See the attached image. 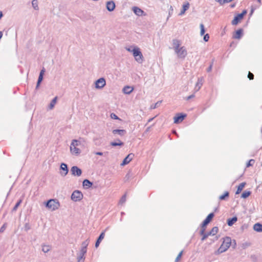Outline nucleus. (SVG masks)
<instances>
[{"instance_id": "48", "label": "nucleus", "mask_w": 262, "mask_h": 262, "mask_svg": "<svg viewBox=\"0 0 262 262\" xmlns=\"http://www.w3.org/2000/svg\"><path fill=\"white\" fill-rule=\"evenodd\" d=\"M25 230L27 231L30 229V226L28 223H26L24 226Z\"/></svg>"}, {"instance_id": "50", "label": "nucleus", "mask_w": 262, "mask_h": 262, "mask_svg": "<svg viewBox=\"0 0 262 262\" xmlns=\"http://www.w3.org/2000/svg\"><path fill=\"white\" fill-rule=\"evenodd\" d=\"M6 228V224H4L0 228V232H3Z\"/></svg>"}, {"instance_id": "9", "label": "nucleus", "mask_w": 262, "mask_h": 262, "mask_svg": "<svg viewBox=\"0 0 262 262\" xmlns=\"http://www.w3.org/2000/svg\"><path fill=\"white\" fill-rule=\"evenodd\" d=\"M71 172L72 175L77 177L80 176L82 174V170L81 169L76 166H73L72 167L71 169Z\"/></svg>"}, {"instance_id": "2", "label": "nucleus", "mask_w": 262, "mask_h": 262, "mask_svg": "<svg viewBox=\"0 0 262 262\" xmlns=\"http://www.w3.org/2000/svg\"><path fill=\"white\" fill-rule=\"evenodd\" d=\"M45 206L52 211L57 209L60 206L59 202L56 199H50L45 203Z\"/></svg>"}, {"instance_id": "3", "label": "nucleus", "mask_w": 262, "mask_h": 262, "mask_svg": "<svg viewBox=\"0 0 262 262\" xmlns=\"http://www.w3.org/2000/svg\"><path fill=\"white\" fill-rule=\"evenodd\" d=\"M214 216V213H210L203 222L201 224V229L200 232V234H203L204 233V231H205L206 226L211 221Z\"/></svg>"}, {"instance_id": "46", "label": "nucleus", "mask_w": 262, "mask_h": 262, "mask_svg": "<svg viewBox=\"0 0 262 262\" xmlns=\"http://www.w3.org/2000/svg\"><path fill=\"white\" fill-rule=\"evenodd\" d=\"M111 117L113 119L120 120V118L114 113L111 114Z\"/></svg>"}, {"instance_id": "14", "label": "nucleus", "mask_w": 262, "mask_h": 262, "mask_svg": "<svg viewBox=\"0 0 262 262\" xmlns=\"http://www.w3.org/2000/svg\"><path fill=\"white\" fill-rule=\"evenodd\" d=\"M104 235H105V231L102 232L96 242V243H95V247L96 248H98L99 247L100 243H101L102 240L104 238Z\"/></svg>"}, {"instance_id": "16", "label": "nucleus", "mask_w": 262, "mask_h": 262, "mask_svg": "<svg viewBox=\"0 0 262 262\" xmlns=\"http://www.w3.org/2000/svg\"><path fill=\"white\" fill-rule=\"evenodd\" d=\"M133 11L137 15L139 16H142L144 13V11L137 7H133Z\"/></svg>"}, {"instance_id": "61", "label": "nucleus", "mask_w": 262, "mask_h": 262, "mask_svg": "<svg viewBox=\"0 0 262 262\" xmlns=\"http://www.w3.org/2000/svg\"><path fill=\"white\" fill-rule=\"evenodd\" d=\"M234 6H235V4H232L231 5V8H233V7H234Z\"/></svg>"}, {"instance_id": "26", "label": "nucleus", "mask_w": 262, "mask_h": 262, "mask_svg": "<svg viewBox=\"0 0 262 262\" xmlns=\"http://www.w3.org/2000/svg\"><path fill=\"white\" fill-rule=\"evenodd\" d=\"M246 185V182H243V183H241L237 187V189L236 190L235 194H238L240 193Z\"/></svg>"}, {"instance_id": "40", "label": "nucleus", "mask_w": 262, "mask_h": 262, "mask_svg": "<svg viewBox=\"0 0 262 262\" xmlns=\"http://www.w3.org/2000/svg\"><path fill=\"white\" fill-rule=\"evenodd\" d=\"M200 28H201L200 34H201V35H203L205 34V28H204V26L203 24H201L200 25Z\"/></svg>"}, {"instance_id": "34", "label": "nucleus", "mask_w": 262, "mask_h": 262, "mask_svg": "<svg viewBox=\"0 0 262 262\" xmlns=\"http://www.w3.org/2000/svg\"><path fill=\"white\" fill-rule=\"evenodd\" d=\"M21 200H19L16 203V204L15 205V206H14V207L13 208L12 210V212H14V211H16V210L17 209L18 206L20 205V204H21Z\"/></svg>"}, {"instance_id": "38", "label": "nucleus", "mask_w": 262, "mask_h": 262, "mask_svg": "<svg viewBox=\"0 0 262 262\" xmlns=\"http://www.w3.org/2000/svg\"><path fill=\"white\" fill-rule=\"evenodd\" d=\"M216 2L220 3V5H222L225 3H229L233 0H215Z\"/></svg>"}, {"instance_id": "10", "label": "nucleus", "mask_w": 262, "mask_h": 262, "mask_svg": "<svg viewBox=\"0 0 262 262\" xmlns=\"http://www.w3.org/2000/svg\"><path fill=\"white\" fill-rule=\"evenodd\" d=\"M186 117V114H178L177 116L174 117V123H179L182 122L185 118Z\"/></svg>"}, {"instance_id": "30", "label": "nucleus", "mask_w": 262, "mask_h": 262, "mask_svg": "<svg viewBox=\"0 0 262 262\" xmlns=\"http://www.w3.org/2000/svg\"><path fill=\"white\" fill-rule=\"evenodd\" d=\"M229 192L226 191V192H225V193L223 194L220 196L219 199L220 200H225L226 199V198H228L229 197Z\"/></svg>"}, {"instance_id": "28", "label": "nucleus", "mask_w": 262, "mask_h": 262, "mask_svg": "<svg viewBox=\"0 0 262 262\" xmlns=\"http://www.w3.org/2000/svg\"><path fill=\"white\" fill-rule=\"evenodd\" d=\"M173 48L175 51H177L178 49H179V47L180 45V41L178 39H173L172 40Z\"/></svg>"}, {"instance_id": "27", "label": "nucleus", "mask_w": 262, "mask_h": 262, "mask_svg": "<svg viewBox=\"0 0 262 262\" xmlns=\"http://www.w3.org/2000/svg\"><path fill=\"white\" fill-rule=\"evenodd\" d=\"M113 133L114 134H118L120 136H123L126 133V130L124 129H114L113 130Z\"/></svg>"}, {"instance_id": "56", "label": "nucleus", "mask_w": 262, "mask_h": 262, "mask_svg": "<svg viewBox=\"0 0 262 262\" xmlns=\"http://www.w3.org/2000/svg\"><path fill=\"white\" fill-rule=\"evenodd\" d=\"M94 154L96 155H99V156H103V153L102 152H100V151L95 152Z\"/></svg>"}, {"instance_id": "31", "label": "nucleus", "mask_w": 262, "mask_h": 262, "mask_svg": "<svg viewBox=\"0 0 262 262\" xmlns=\"http://www.w3.org/2000/svg\"><path fill=\"white\" fill-rule=\"evenodd\" d=\"M251 193V192L250 191H245L242 194L241 198L246 199L250 195Z\"/></svg>"}, {"instance_id": "35", "label": "nucleus", "mask_w": 262, "mask_h": 262, "mask_svg": "<svg viewBox=\"0 0 262 262\" xmlns=\"http://www.w3.org/2000/svg\"><path fill=\"white\" fill-rule=\"evenodd\" d=\"M162 102V101H159L157 102H156L155 104H152L150 106V109L153 110L155 109L156 108L159 107L161 103Z\"/></svg>"}, {"instance_id": "22", "label": "nucleus", "mask_w": 262, "mask_h": 262, "mask_svg": "<svg viewBox=\"0 0 262 262\" xmlns=\"http://www.w3.org/2000/svg\"><path fill=\"white\" fill-rule=\"evenodd\" d=\"M243 32V30L242 29H239L237 30L235 32V34H234L233 35V37L235 39H240L242 36Z\"/></svg>"}, {"instance_id": "19", "label": "nucleus", "mask_w": 262, "mask_h": 262, "mask_svg": "<svg viewBox=\"0 0 262 262\" xmlns=\"http://www.w3.org/2000/svg\"><path fill=\"white\" fill-rule=\"evenodd\" d=\"M82 185L85 189H88L92 186L93 183L88 179H85L83 181Z\"/></svg>"}, {"instance_id": "24", "label": "nucleus", "mask_w": 262, "mask_h": 262, "mask_svg": "<svg viewBox=\"0 0 262 262\" xmlns=\"http://www.w3.org/2000/svg\"><path fill=\"white\" fill-rule=\"evenodd\" d=\"M133 87L127 85L123 88L122 91L125 94H129L133 92Z\"/></svg>"}, {"instance_id": "64", "label": "nucleus", "mask_w": 262, "mask_h": 262, "mask_svg": "<svg viewBox=\"0 0 262 262\" xmlns=\"http://www.w3.org/2000/svg\"><path fill=\"white\" fill-rule=\"evenodd\" d=\"M128 177V178H129V174H127L126 175V177Z\"/></svg>"}, {"instance_id": "33", "label": "nucleus", "mask_w": 262, "mask_h": 262, "mask_svg": "<svg viewBox=\"0 0 262 262\" xmlns=\"http://www.w3.org/2000/svg\"><path fill=\"white\" fill-rule=\"evenodd\" d=\"M56 101H57V97H56L52 99V100L51 101V103H50V104L49 105V108L50 109H52L54 107V105H55V103L56 102Z\"/></svg>"}, {"instance_id": "51", "label": "nucleus", "mask_w": 262, "mask_h": 262, "mask_svg": "<svg viewBox=\"0 0 262 262\" xmlns=\"http://www.w3.org/2000/svg\"><path fill=\"white\" fill-rule=\"evenodd\" d=\"M45 72V69L44 68H43V69L40 71L39 76H41V77H43Z\"/></svg>"}, {"instance_id": "4", "label": "nucleus", "mask_w": 262, "mask_h": 262, "mask_svg": "<svg viewBox=\"0 0 262 262\" xmlns=\"http://www.w3.org/2000/svg\"><path fill=\"white\" fill-rule=\"evenodd\" d=\"M132 53L135 58V60L138 63H142L143 61V56L141 52L140 51V49L138 47H134L132 50Z\"/></svg>"}, {"instance_id": "20", "label": "nucleus", "mask_w": 262, "mask_h": 262, "mask_svg": "<svg viewBox=\"0 0 262 262\" xmlns=\"http://www.w3.org/2000/svg\"><path fill=\"white\" fill-rule=\"evenodd\" d=\"M52 249V246L49 245L42 244L41 250L44 253H47L50 251Z\"/></svg>"}, {"instance_id": "57", "label": "nucleus", "mask_w": 262, "mask_h": 262, "mask_svg": "<svg viewBox=\"0 0 262 262\" xmlns=\"http://www.w3.org/2000/svg\"><path fill=\"white\" fill-rule=\"evenodd\" d=\"M126 50L128 51V52H132V50L131 49V48H126Z\"/></svg>"}, {"instance_id": "23", "label": "nucleus", "mask_w": 262, "mask_h": 262, "mask_svg": "<svg viewBox=\"0 0 262 262\" xmlns=\"http://www.w3.org/2000/svg\"><path fill=\"white\" fill-rule=\"evenodd\" d=\"M189 8V3L188 2H186L183 5V9L179 13V15H182L184 14L186 10H187Z\"/></svg>"}, {"instance_id": "47", "label": "nucleus", "mask_w": 262, "mask_h": 262, "mask_svg": "<svg viewBox=\"0 0 262 262\" xmlns=\"http://www.w3.org/2000/svg\"><path fill=\"white\" fill-rule=\"evenodd\" d=\"M248 77L250 80H253L254 79V75L250 72H249Z\"/></svg>"}, {"instance_id": "13", "label": "nucleus", "mask_w": 262, "mask_h": 262, "mask_svg": "<svg viewBox=\"0 0 262 262\" xmlns=\"http://www.w3.org/2000/svg\"><path fill=\"white\" fill-rule=\"evenodd\" d=\"M60 169L63 171L62 172H61V175L62 176L64 177L68 174L69 169L67 164L64 163H61L60 165Z\"/></svg>"}, {"instance_id": "58", "label": "nucleus", "mask_w": 262, "mask_h": 262, "mask_svg": "<svg viewBox=\"0 0 262 262\" xmlns=\"http://www.w3.org/2000/svg\"><path fill=\"white\" fill-rule=\"evenodd\" d=\"M3 14L2 11H0V19L3 17Z\"/></svg>"}, {"instance_id": "12", "label": "nucleus", "mask_w": 262, "mask_h": 262, "mask_svg": "<svg viewBox=\"0 0 262 262\" xmlns=\"http://www.w3.org/2000/svg\"><path fill=\"white\" fill-rule=\"evenodd\" d=\"M116 7L115 3L113 1H108L106 3V7L107 10L110 11L112 12L114 11Z\"/></svg>"}, {"instance_id": "59", "label": "nucleus", "mask_w": 262, "mask_h": 262, "mask_svg": "<svg viewBox=\"0 0 262 262\" xmlns=\"http://www.w3.org/2000/svg\"><path fill=\"white\" fill-rule=\"evenodd\" d=\"M172 133H173V134L176 135L177 136H178V135H177V132H176V130H173L172 131Z\"/></svg>"}, {"instance_id": "15", "label": "nucleus", "mask_w": 262, "mask_h": 262, "mask_svg": "<svg viewBox=\"0 0 262 262\" xmlns=\"http://www.w3.org/2000/svg\"><path fill=\"white\" fill-rule=\"evenodd\" d=\"M243 17L241 15L238 14L236 16H235L234 19L232 20L231 24L233 25H236L242 19Z\"/></svg>"}, {"instance_id": "45", "label": "nucleus", "mask_w": 262, "mask_h": 262, "mask_svg": "<svg viewBox=\"0 0 262 262\" xmlns=\"http://www.w3.org/2000/svg\"><path fill=\"white\" fill-rule=\"evenodd\" d=\"M84 257L78 255L77 257V262H84Z\"/></svg>"}, {"instance_id": "32", "label": "nucleus", "mask_w": 262, "mask_h": 262, "mask_svg": "<svg viewBox=\"0 0 262 262\" xmlns=\"http://www.w3.org/2000/svg\"><path fill=\"white\" fill-rule=\"evenodd\" d=\"M32 5L35 10H38L39 9L37 0H33L32 1Z\"/></svg>"}, {"instance_id": "1", "label": "nucleus", "mask_w": 262, "mask_h": 262, "mask_svg": "<svg viewBox=\"0 0 262 262\" xmlns=\"http://www.w3.org/2000/svg\"><path fill=\"white\" fill-rule=\"evenodd\" d=\"M223 242L220 248L216 252V254L222 253L228 250L231 245V238L230 237L226 236L223 238Z\"/></svg>"}, {"instance_id": "49", "label": "nucleus", "mask_w": 262, "mask_h": 262, "mask_svg": "<svg viewBox=\"0 0 262 262\" xmlns=\"http://www.w3.org/2000/svg\"><path fill=\"white\" fill-rule=\"evenodd\" d=\"M209 39V35L208 34L204 35L203 39L205 41H208Z\"/></svg>"}, {"instance_id": "39", "label": "nucleus", "mask_w": 262, "mask_h": 262, "mask_svg": "<svg viewBox=\"0 0 262 262\" xmlns=\"http://www.w3.org/2000/svg\"><path fill=\"white\" fill-rule=\"evenodd\" d=\"M89 241L88 239L85 240V241L83 242L82 243V248L86 249L87 248V247L89 245Z\"/></svg>"}, {"instance_id": "11", "label": "nucleus", "mask_w": 262, "mask_h": 262, "mask_svg": "<svg viewBox=\"0 0 262 262\" xmlns=\"http://www.w3.org/2000/svg\"><path fill=\"white\" fill-rule=\"evenodd\" d=\"M134 157V155L132 153L128 154L123 160L122 163L121 164V165L124 166L128 163L133 159Z\"/></svg>"}, {"instance_id": "7", "label": "nucleus", "mask_w": 262, "mask_h": 262, "mask_svg": "<svg viewBox=\"0 0 262 262\" xmlns=\"http://www.w3.org/2000/svg\"><path fill=\"white\" fill-rule=\"evenodd\" d=\"M106 84V81L104 78H100L95 82V88L98 89L103 88Z\"/></svg>"}, {"instance_id": "21", "label": "nucleus", "mask_w": 262, "mask_h": 262, "mask_svg": "<svg viewBox=\"0 0 262 262\" xmlns=\"http://www.w3.org/2000/svg\"><path fill=\"white\" fill-rule=\"evenodd\" d=\"M237 221V217L236 216H233L227 220V224L229 226H232Z\"/></svg>"}, {"instance_id": "43", "label": "nucleus", "mask_w": 262, "mask_h": 262, "mask_svg": "<svg viewBox=\"0 0 262 262\" xmlns=\"http://www.w3.org/2000/svg\"><path fill=\"white\" fill-rule=\"evenodd\" d=\"M254 162H255L254 160H253V159L250 160L248 161V162L247 163V167H249V166H252L254 164Z\"/></svg>"}, {"instance_id": "41", "label": "nucleus", "mask_w": 262, "mask_h": 262, "mask_svg": "<svg viewBox=\"0 0 262 262\" xmlns=\"http://www.w3.org/2000/svg\"><path fill=\"white\" fill-rule=\"evenodd\" d=\"M86 249L84 248H82L80 250V253L79 255L83 256H84L85 254L86 253Z\"/></svg>"}, {"instance_id": "52", "label": "nucleus", "mask_w": 262, "mask_h": 262, "mask_svg": "<svg viewBox=\"0 0 262 262\" xmlns=\"http://www.w3.org/2000/svg\"><path fill=\"white\" fill-rule=\"evenodd\" d=\"M212 66H213V62L210 64L209 67L207 68V72H210L212 70Z\"/></svg>"}, {"instance_id": "42", "label": "nucleus", "mask_w": 262, "mask_h": 262, "mask_svg": "<svg viewBox=\"0 0 262 262\" xmlns=\"http://www.w3.org/2000/svg\"><path fill=\"white\" fill-rule=\"evenodd\" d=\"M182 254H183V251H181L179 253V254L178 255L177 257H176V259H175V262H179L180 258H181V256L182 255Z\"/></svg>"}, {"instance_id": "63", "label": "nucleus", "mask_w": 262, "mask_h": 262, "mask_svg": "<svg viewBox=\"0 0 262 262\" xmlns=\"http://www.w3.org/2000/svg\"><path fill=\"white\" fill-rule=\"evenodd\" d=\"M257 2H258L259 3H261V0H257Z\"/></svg>"}, {"instance_id": "44", "label": "nucleus", "mask_w": 262, "mask_h": 262, "mask_svg": "<svg viewBox=\"0 0 262 262\" xmlns=\"http://www.w3.org/2000/svg\"><path fill=\"white\" fill-rule=\"evenodd\" d=\"M126 201V194L123 195L121 198L119 203L120 204H123Z\"/></svg>"}, {"instance_id": "18", "label": "nucleus", "mask_w": 262, "mask_h": 262, "mask_svg": "<svg viewBox=\"0 0 262 262\" xmlns=\"http://www.w3.org/2000/svg\"><path fill=\"white\" fill-rule=\"evenodd\" d=\"M70 151L72 154L75 155L76 156L79 155L81 152V150L79 148L75 146H72L71 145L70 146Z\"/></svg>"}, {"instance_id": "60", "label": "nucleus", "mask_w": 262, "mask_h": 262, "mask_svg": "<svg viewBox=\"0 0 262 262\" xmlns=\"http://www.w3.org/2000/svg\"><path fill=\"white\" fill-rule=\"evenodd\" d=\"M3 36V33L2 32L0 31V39L2 38Z\"/></svg>"}, {"instance_id": "36", "label": "nucleus", "mask_w": 262, "mask_h": 262, "mask_svg": "<svg viewBox=\"0 0 262 262\" xmlns=\"http://www.w3.org/2000/svg\"><path fill=\"white\" fill-rule=\"evenodd\" d=\"M42 80H43V77H41V76H39L38 80H37V82L36 83V89H37L39 88Z\"/></svg>"}, {"instance_id": "5", "label": "nucleus", "mask_w": 262, "mask_h": 262, "mask_svg": "<svg viewBox=\"0 0 262 262\" xmlns=\"http://www.w3.org/2000/svg\"><path fill=\"white\" fill-rule=\"evenodd\" d=\"M219 229L217 227H214L212 228L211 231L207 233H205V231H204V233L203 234H201L202 235V237L201 238V240L202 241L206 239L209 235H215L217 232H218Z\"/></svg>"}, {"instance_id": "8", "label": "nucleus", "mask_w": 262, "mask_h": 262, "mask_svg": "<svg viewBox=\"0 0 262 262\" xmlns=\"http://www.w3.org/2000/svg\"><path fill=\"white\" fill-rule=\"evenodd\" d=\"M175 52L180 58H184L187 55V51L184 47L178 49L177 51H175Z\"/></svg>"}, {"instance_id": "6", "label": "nucleus", "mask_w": 262, "mask_h": 262, "mask_svg": "<svg viewBox=\"0 0 262 262\" xmlns=\"http://www.w3.org/2000/svg\"><path fill=\"white\" fill-rule=\"evenodd\" d=\"M83 198V194L79 190H75L71 195V199L75 202L79 201Z\"/></svg>"}, {"instance_id": "54", "label": "nucleus", "mask_w": 262, "mask_h": 262, "mask_svg": "<svg viewBox=\"0 0 262 262\" xmlns=\"http://www.w3.org/2000/svg\"><path fill=\"white\" fill-rule=\"evenodd\" d=\"M173 10V9L172 7L171 6H170L169 10V15H170L172 14Z\"/></svg>"}, {"instance_id": "17", "label": "nucleus", "mask_w": 262, "mask_h": 262, "mask_svg": "<svg viewBox=\"0 0 262 262\" xmlns=\"http://www.w3.org/2000/svg\"><path fill=\"white\" fill-rule=\"evenodd\" d=\"M203 79L202 77L198 78V81L195 84V89H194L195 91L197 92L200 89L202 85H203Z\"/></svg>"}, {"instance_id": "55", "label": "nucleus", "mask_w": 262, "mask_h": 262, "mask_svg": "<svg viewBox=\"0 0 262 262\" xmlns=\"http://www.w3.org/2000/svg\"><path fill=\"white\" fill-rule=\"evenodd\" d=\"M247 13V11L246 10H244L241 13H239L240 15H242L243 17H244V15Z\"/></svg>"}, {"instance_id": "25", "label": "nucleus", "mask_w": 262, "mask_h": 262, "mask_svg": "<svg viewBox=\"0 0 262 262\" xmlns=\"http://www.w3.org/2000/svg\"><path fill=\"white\" fill-rule=\"evenodd\" d=\"M253 229L257 232H262V224L259 223L255 224L253 226Z\"/></svg>"}, {"instance_id": "29", "label": "nucleus", "mask_w": 262, "mask_h": 262, "mask_svg": "<svg viewBox=\"0 0 262 262\" xmlns=\"http://www.w3.org/2000/svg\"><path fill=\"white\" fill-rule=\"evenodd\" d=\"M118 142H112L111 143V145L113 146H122L124 143L123 142H121L120 140H117Z\"/></svg>"}, {"instance_id": "37", "label": "nucleus", "mask_w": 262, "mask_h": 262, "mask_svg": "<svg viewBox=\"0 0 262 262\" xmlns=\"http://www.w3.org/2000/svg\"><path fill=\"white\" fill-rule=\"evenodd\" d=\"M80 142L76 139L72 140L71 145L72 146L76 147L79 145Z\"/></svg>"}, {"instance_id": "62", "label": "nucleus", "mask_w": 262, "mask_h": 262, "mask_svg": "<svg viewBox=\"0 0 262 262\" xmlns=\"http://www.w3.org/2000/svg\"><path fill=\"white\" fill-rule=\"evenodd\" d=\"M152 119H153V118H151V119H150L148 120V121H149V122L151 121V120H152Z\"/></svg>"}, {"instance_id": "53", "label": "nucleus", "mask_w": 262, "mask_h": 262, "mask_svg": "<svg viewBox=\"0 0 262 262\" xmlns=\"http://www.w3.org/2000/svg\"><path fill=\"white\" fill-rule=\"evenodd\" d=\"M194 97V94H192V95H190V96H188L187 97H186V99L187 100H189V99H191V98H193Z\"/></svg>"}]
</instances>
